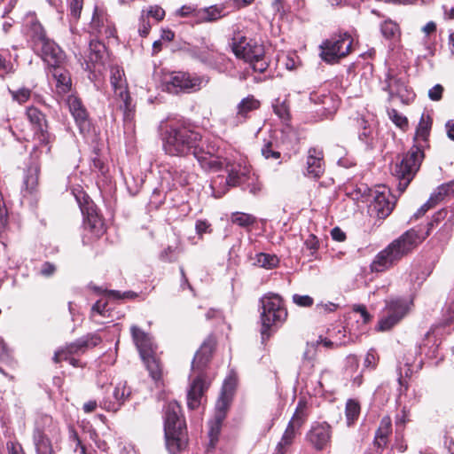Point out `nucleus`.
Instances as JSON below:
<instances>
[{
    "instance_id": "nucleus-1",
    "label": "nucleus",
    "mask_w": 454,
    "mask_h": 454,
    "mask_svg": "<svg viewBox=\"0 0 454 454\" xmlns=\"http://www.w3.org/2000/svg\"><path fill=\"white\" fill-rule=\"evenodd\" d=\"M162 142L168 155L186 157L192 154L202 168L215 170L223 168V162L215 157V146L208 145L205 149L201 133L189 121H177L167 125L162 134Z\"/></svg>"
},
{
    "instance_id": "nucleus-2",
    "label": "nucleus",
    "mask_w": 454,
    "mask_h": 454,
    "mask_svg": "<svg viewBox=\"0 0 454 454\" xmlns=\"http://www.w3.org/2000/svg\"><path fill=\"white\" fill-rule=\"evenodd\" d=\"M433 223H427V231L411 228L392 240L380 251L370 264L373 273H382L396 266L404 257L411 254L415 249L430 235Z\"/></svg>"
},
{
    "instance_id": "nucleus-3",
    "label": "nucleus",
    "mask_w": 454,
    "mask_h": 454,
    "mask_svg": "<svg viewBox=\"0 0 454 454\" xmlns=\"http://www.w3.org/2000/svg\"><path fill=\"white\" fill-rule=\"evenodd\" d=\"M27 47L46 65V69L67 64L66 52L51 38L36 16H31L24 26Z\"/></svg>"
},
{
    "instance_id": "nucleus-4",
    "label": "nucleus",
    "mask_w": 454,
    "mask_h": 454,
    "mask_svg": "<svg viewBox=\"0 0 454 454\" xmlns=\"http://www.w3.org/2000/svg\"><path fill=\"white\" fill-rule=\"evenodd\" d=\"M164 434L166 446L171 454L184 450L188 443V434L181 405L168 402L163 409Z\"/></svg>"
},
{
    "instance_id": "nucleus-5",
    "label": "nucleus",
    "mask_w": 454,
    "mask_h": 454,
    "mask_svg": "<svg viewBox=\"0 0 454 454\" xmlns=\"http://www.w3.org/2000/svg\"><path fill=\"white\" fill-rule=\"evenodd\" d=\"M261 337L262 342L284 325L288 317L284 299L278 294L267 293L260 299Z\"/></svg>"
},
{
    "instance_id": "nucleus-6",
    "label": "nucleus",
    "mask_w": 454,
    "mask_h": 454,
    "mask_svg": "<svg viewBox=\"0 0 454 454\" xmlns=\"http://www.w3.org/2000/svg\"><path fill=\"white\" fill-rule=\"evenodd\" d=\"M231 49L235 56L249 63L254 72L262 74L268 69L270 61L265 58L264 46L256 40L238 32L231 39Z\"/></svg>"
},
{
    "instance_id": "nucleus-7",
    "label": "nucleus",
    "mask_w": 454,
    "mask_h": 454,
    "mask_svg": "<svg viewBox=\"0 0 454 454\" xmlns=\"http://www.w3.org/2000/svg\"><path fill=\"white\" fill-rule=\"evenodd\" d=\"M425 145H413L403 154L402 160L396 162L392 168L393 176L398 181L399 194L403 193L419 172L425 159Z\"/></svg>"
},
{
    "instance_id": "nucleus-8",
    "label": "nucleus",
    "mask_w": 454,
    "mask_h": 454,
    "mask_svg": "<svg viewBox=\"0 0 454 454\" xmlns=\"http://www.w3.org/2000/svg\"><path fill=\"white\" fill-rule=\"evenodd\" d=\"M101 342L102 338L100 335L98 333H88L59 348L55 351L52 360L55 364L67 361L74 368H84L86 363L82 361L79 356L98 346Z\"/></svg>"
},
{
    "instance_id": "nucleus-9",
    "label": "nucleus",
    "mask_w": 454,
    "mask_h": 454,
    "mask_svg": "<svg viewBox=\"0 0 454 454\" xmlns=\"http://www.w3.org/2000/svg\"><path fill=\"white\" fill-rule=\"evenodd\" d=\"M75 200L84 217V228L94 239L104 235L106 231L103 215L90 197L81 188L73 191Z\"/></svg>"
},
{
    "instance_id": "nucleus-10",
    "label": "nucleus",
    "mask_w": 454,
    "mask_h": 454,
    "mask_svg": "<svg viewBox=\"0 0 454 454\" xmlns=\"http://www.w3.org/2000/svg\"><path fill=\"white\" fill-rule=\"evenodd\" d=\"M353 50V37L348 32L334 34L320 45V57L327 64H337Z\"/></svg>"
},
{
    "instance_id": "nucleus-11",
    "label": "nucleus",
    "mask_w": 454,
    "mask_h": 454,
    "mask_svg": "<svg viewBox=\"0 0 454 454\" xmlns=\"http://www.w3.org/2000/svg\"><path fill=\"white\" fill-rule=\"evenodd\" d=\"M209 82L207 75H199L183 71L172 72L166 80L168 91L172 93H194L200 90Z\"/></svg>"
},
{
    "instance_id": "nucleus-12",
    "label": "nucleus",
    "mask_w": 454,
    "mask_h": 454,
    "mask_svg": "<svg viewBox=\"0 0 454 454\" xmlns=\"http://www.w3.org/2000/svg\"><path fill=\"white\" fill-rule=\"evenodd\" d=\"M25 115L33 130V137L41 146H46L51 153L55 135L49 130V122L46 114L35 106H29L25 110Z\"/></svg>"
},
{
    "instance_id": "nucleus-13",
    "label": "nucleus",
    "mask_w": 454,
    "mask_h": 454,
    "mask_svg": "<svg viewBox=\"0 0 454 454\" xmlns=\"http://www.w3.org/2000/svg\"><path fill=\"white\" fill-rule=\"evenodd\" d=\"M409 307L407 302L401 298H390L385 301V307L378 321L377 330L387 332L400 323L408 314Z\"/></svg>"
},
{
    "instance_id": "nucleus-14",
    "label": "nucleus",
    "mask_w": 454,
    "mask_h": 454,
    "mask_svg": "<svg viewBox=\"0 0 454 454\" xmlns=\"http://www.w3.org/2000/svg\"><path fill=\"white\" fill-rule=\"evenodd\" d=\"M124 76V71L120 67H114L111 68L110 82L114 89V95L122 101L120 105V108L123 111L124 121H127L133 120L135 106L131 104V97Z\"/></svg>"
},
{
    "instance_id": "nucleus-15",
    "label": "nucleus",
    "mask_w": 454,
    "mask_h": 454,
    "mask_svg": "<svg viewBox=\"0 0 454 454\" xmlns=\"http://www.w3.org/2000/svg\"><path fill=\"white\" fill-rule=\"evenodd\" d=\"M104 396L99 403V407L108 412H117L131 396V388L127 381H120L115 386H106Z\"/></svg>"
},
{
    "instance_id": "nucleus-16",
    "label": "nucleus",
    "mask_w": 454,
    "mask_h": 454,
    "mask_svg": "<svg viewBox=\"0 0 454 454\" xmlns=\"http://www.w3.org/2000/svg\"><path fill=\"white\" fill-rule=\"evenodd\" d=\"M59 431L58 423L51 415L39 413L35 420L32 435L35 447L52 445L47 433L59 434Z\"/></svg>"
},
{
    "instance_id": "nucleus-17",
    "label": "nucleus",
    "mask_w": 454,
    "mask_h": 454,
    "mask_svg": "<svg viewBox=\"0 0 454 454\" xmlns=\"http://www.w3.org/2000/svg\"><path fill=\"white\" fill-rule=\"evenodd\" d=\"M217 343V337L215 333H210L204 339L192 362L193 372H206L216 351Z\"/></svg>"
},
{
    "instance_id": "nucleus-18",
    "label": "nucleus",
    "mask_w": 454,
    "mask_h": 454,
    "mask_svg": "<svg viewBox=\"0 0 454 454\" xmlns=\"http://www.w3.org/2000/svg\"><path fill=\"white\" fill-rule=\"evenodd\" d=\"M332 426L324 422H315L306 434V441L317 451H323L331 445Z\"/></svg>"
},
{
    "instance_id": "nucleus-19",
    "label": "nucleus",
    "mask_w": 454,
    "mask_h": 454,
    "mask_svg": "<svg viewBox=\"0 0 454 454\" xmlns=\"http://www.w3.org/2000/svg\"><path fill=\"white\" fill-rule=\"evenodd\" d=\"M382 191L377 190L373 195V200L369 210L379 219H386L394 210L396 198L391 194L390 190L382 186Z\"/></svg>"
},
{
    "instance_id": "nucleus-20",
    "label": "nucleus",
    "mask_w": 454,
    "mask_h": 454,
    "mask_svg": "<svg viewBox=\"0 0 454 454\" xmlns=\"http://www.w3.org/2000/svg\"><path fill=\"white\" fill-rule=\"evenodd\" d=\"M90 29L95 35L105 36L106 38H114L117 34L115 25L109 19L106 12L98 6L94 8Z\"/></svg>"
},
{
    "instance_id": "nucleus-21",
    "label": "nucleus",
    "mask_w": 454,
    "mask_h": 454,
    "mask_svg": "<svg viewBox=\"0 0 454 454\" xmlns=\"http://www.w3.org/2000/svg\"><path fill=\"white\" fill-rule=\"evenodd\" d=\"M197 376L192 380L187 394V406L190 410H196L201 404V398L210 385L207 372H195Z\"/></svg>"
},
{
    "instance_id": "nucleus-22",
    "label": "nucleus",
    "mask_w": 454,
    "mask_h": 454,
    "mask_svg": "<svg viewBox=\"0 0 454 454\" xmlns=\"http://www.w3.org/2000/svg\"><path fill=\"white\" fill-rule=\"evenodd\" d=\"M305 169V176L309 178L317 180L324 176L325 172V160L323 149L318 147L309 148Z\"/></svg>"
},
{
    "instance_id": "nucleus-23",
    "label": "nucleus",
    "mask_w": 454,
    "mask_h": 454,
    "mask_svg": "<svg viewBox=\"0 0 454 454\" xmlns=\"http://www.w3.org/2000/svg\"><path fill=\"white\" fill-rule=\"evenodd\" d=\"M236 389V382L232 378L224 380L221 394L215 403L214 417L225 419Z\"/></svg>"
},
{
    "instance_id": "nucleus-24",
    "label": "nucleus",
    "mask_w": 454,
    "mask_h": 454,
    "mask_svg": "<svg viewBox=\"0 0 454 454\" xmlns=\"http://www.w3.org/2000/svg\"><path fill=\"white\" fill-rule=\"evenodd\" d=\"M260 151L265 160L277 161L278 164L287 162L291 159V154L284 152L279 141L272 137L263 139Z\"/></svg>"
},
{
    "instance_id": "nucleus-25",
    "label": "nucleus",
    "mask_w": 454,
    "mask_h": 454,
    "mask_svg": "<svg viewBox=\"0 0 454 454\" xmlns=\"http://www.w3.org/2000/svg\"><path fill=\"white\" fill-rule=\"evenodd\" d=\"M67 105L80 132H88L90 129V121L89 119V114L81 98L74 95H70L67 98Z\"/></svg>"
},
{
    "instance_id": "nucleus-26",
    "label": "nucleus",
    "mask_w": 454,
    "mask_h": 454,
    "mask_svg": "<svg viewBox=\"0 0 454 454\" xmlns=\"http://www.w3.org/2000/svg\"><path fill=\"white\" fill-rule=\"evenodd\" d=\"M130 333L141 358L156 353L157 345L148 333L137 325L131 326Z\"/></svg>"
},
{
    "instance_id": "nucleus-27",
    "label": "nucleus",
    "mask_w": 454,
    "mask_h": 454,
    "mask_svg": "<svg viewBox=\"0 0 454 454\" xmlns=\"http://www.w3.org/2000/svg\"><path fill=\"white\" fill-rule=\"evenodd\" d=\"M54 82L59 94H67L71 90L72 80L67 64H59L47 69Z\"/></svg>"
},
{
    "instance_id": "nucleus-28",
    "label": "nucleus",
    "mask_w": 454,
    "mask_h": 454,
    "mask_svg": "<svg viewBox=\"0 0 454 454\" xmlns=\"http://www.w3.org/2000/svg\"><path fill=\"white\" fill-rule=\"evenodd\" d=\"M33 161L28 166L25 177H24V187L25 191L29 194H34L38 192L39 189V176L41 173V164L36 155V149L32 153Z\"/></svg>"
},
{
    "instance_id": "nucleus-29",
    "label": "nucleus",
    "mask_w": 454,
    "mask_h": 454,
    "mask_svg": "<svg viewBox=\"0 0 454 454\" xmlns=\"http://www.w3.org/2000/svg\"><path fill=\"white\" fill-rule=\"evenodd\" d=\"M224 4H214L205 8L197 9L194 13V23H213L225 16Z\"/></svg>"
},
{
    "instance_id": "nucleus-30",
    "label": "nucleus",
    "mask_w": 454,
    "mask_h": 454,
    "mask_svg": "<svg viewBox=\"0 0 454 454\" xmlns=\"http://www.w3.org/2000/svg\"><path fill=\"white\" fill-rule=\"evenodd\" d=\"M157 387L164 386V365L157 353L141 358Z\"/></svg>"
},
{
    "instance_id": "nucleus-31",
    "label": "nucleus",
    "mask_w": 454,
    "mask_h": 454,
    "mask_svg": "<svg viewBox=\"0 0 454 454\" xmlns=\"http://www.w3.org/2000/svg\"><path fill=\"white\" fill-rule=\"evenodd\" d=\"M261 101L254 95H248L242 98L236 107V120L239 123H244L251 118L252 114L261 107Z\"/></svg>"
},
{
    "instance_id": "nucleus-32",
    "label": "nucleus",
    "mask_w": 454,
    "mask_h": 454,
    "mask_svg": "<svg viewBox=\"0 0 454 454\" xmlns=\"http://www.w3.org/2000/svg\"><path fill=\"white\" fill-rule=\"evenodd\" d=\"M392 419L390 416H384L374 434L373 446L382 452L387 446L389 436L392 434Z\"/></svg>"
},
{
    "instance_id": "nucleus-33",
    "label": "nucleus",
    "mask_w": 454,
    "mask_h": 454,
    "mask_svg": "<svg viewBox=\"0 0 454 454\" xmlns=\"http://www.w3.org/2000/svg\"><path fill=\"white\" fill-rule=\"evenodd\" d=\"M310 100L322 105V112L326 117L335 114L340 105L339 99L333 94L313 93L310 95Z\"/></svg>"
},
{
    "instance_id": "nucleus-34",
    "label": "nucleus",
    "mask_w": 454,
    "mask_h": 454,
    "mask_svg": "<svg viewBox=\"0 0 454 454\" xmlns=\"http://www.w3.org/2000/svg\"><path fill=\"white\" fill-rule=\"evenodd\" d=\"M310 414V406L305 397H301L298 400L294 413L293 414L289 424L294 426L296 428L301 429L307 422Z\"/></svg>"
},
{
    "instance_id": "nucleus-35",
    "label": "nucleus",
    "mask_w": 454,
    "mask_h": 454,
    "mask_svg": "<svg viewBox=\"0 0 454 454\" xmlns=\"http://www.w3.org/2000/svg\"><path fill=\"white\" fill-rule=\"evenodd\" d=\"M433 124V119L430 115L424 114H422L419 125L416 129L415 134V144L414 145H423L426 147H428V137L430 135V130Z\"/></svg>"
},
{
    "instance_id": "nucleus-36",
    "label": "nucleus",
    "mask_w": 454,
    "mask_h": 454,
    "mask_svg": "<svg viewBox=\"0 0 454 454\" xmlns=\"http://www.w3.org/2000/svg\"><path fill=\"white\" fill-rule=\"evenodd\" d=\"M361 413L360 403L356 399H348L345 405V417L348 427H352Z\"/></svg>"
},
{
    "instance_id": "nucleus-37",
    "label": "nucleus",
    "mask_w": 454,
    "mask_h": 454,
    "mask_svg": "<svg viewBox=\"0 0 454 454\" xmlns=\"http://www.w3.org/2000/svg\"><path fill=\"white\" fill-rule=\"evenodd\" d=\"M89 59L92 63H100L106 54V45L99 40H91L89 45Z\"/></svg>"
},
{
    "instance_id": "nucleus-38",
    "label": "nucleus",
    "mask_w": 454,
    "mask_h": 454,
    "mask_svg": "<svg viewBox=\"0 0 454 454\" xmlns=\"http://www.w3.org/2000/svg\"><path fill=\"white\" fill-rule=\"evenodd\" d=\"M380 31L382 35L387 39H395L401 36V28L398 23L387 19L380 25Z\"/></svg>"
},
{
    "instance_id": "nucleus-39",
    "label": "nucleus",
    "mask_w": 454,
    "mask_h": 454,
    "mask_svg": "<svg viewBox=\"0 0 454 454\" xmlns=\"http://www.w3.org/2000/svg\"><path fill=\"white\" fill-rule=\"evenodd\" d=\"M231 221L239 227L249 229L256 223L257 220L256 217L251 214L234 212L231 215Z\"/></svg>"
},
{
    "instance_id": "nucleus-40",
    "label": "nucleus",
    "mask_w": 454,
    "mask_h": 454,
    "mask_svg": "<svg viewBox=\"0 0 454 454\" xmlns=\"http://www.w3.org/2000/svg\"><path fill=\"white\" fill-rule=\"evenodd\" d=\"M224 419H218V418L214 417L213 420L209 422V431H208V436H209V443L208 447L211 449L215 448L219 436L222 430L223 422Z\"/></svg>"
},
{
    "instance_id": "nucleus-41",
    "label": "nucleus",
    "mask_w": 454,
    "mask_h": 454,
    "mask_svg": "<svg viewBox=\"0 0 454 454\" xmlns=\"http://www.w3.org/2000/svg\"><path fill=\"white\" fill-rule=\"evenodd\" d=\"M279 260L277 255L265 253L256 254L254 264L267 270H271L278 265Z\"/></svg>"
},
{
    "instance_id": "nucleus-42",
    "label": "nucleus",
    "mask_w": 454,
    "mask_h": 454,
    "mask_svg": "<svg viewBox=\"0 0 454 454\" xmlns=\"http://www.w3.org/2000/svg\"><path fill=\"white\" fill-rule=\"evenodd\" d=\"M411 412L406 406H403L400 413L396 414L395 419V434L403 433L405 430L406 424L411 421Z\"/></svg>"
},
{
    "instance_id": "nucleus-43",
    "label": "nucleus",
    "mask_w": 454,
    "mask_h": 454,
    "mask_svg": "<svg viewBox=\"0 0 454 454\" xmlns=\"http://www.w3.org/2000/svg\"><path fill=\"white\" fill-rule=\"evenodd\" d=\"M454 194V181L441 184L436 192L431 196V200L438 203L445 197Z\"/></svg>"
},
{
    "instance_id": "nucleus-44",
    "label": "nucleus",
    "mask_w": 454,
    "mask_h": 454,
    "mask_svg": "<svg viewBox=\"0 0 454 454\" xmlns=\"http://www.w3.org/2000/svg\"><path fill=\"white\" fill-rule=\"evenodd\" d=\"M403 90H406L405 82L401 78L394 76L389 78L388 84L385 89V90L389 92L390 98H393L395 94L403 97L401 94Z\"/></svg>"
},
{
    "instance_id": "nucleus-45",
    "label": "nucleus",
    "mask_w": 454,
    "mask_h": 454,
    "mask_svg": "<svg viewBox=\"0 0 454 454\" xmlns=\"http://www.w3.org/2000/svg\"><path fill=\"white\" fill-rule=\"evenodd\" d=\"M300 430L301 429L288 423L278 443L290 449L295 437L300 434Z\"/></svg>"
},
{
    "instance_id": "nucleus-46",
    "label": "nucleus",
    "mask_w": 454,
    "mask_h": 454,
    "mask_svg": "<svg viewBox=\"0 0 454 454\" xmlns=\"http://www.w3.org/2000/svg\"><path fill=\"white\" fill-rule=\"evenodd\" d=\"M387 115L396 127L400 128L403 130H406L408 129V119L404 115L400 114L396 109H387Z\"/></svg>"
},
{
    "instance_id": "nucleus-47",
    "label": "nucleus",
    "mask_w": 454,
    "mask_h": 454,
    "mask_svg": "<svg viewBox=\"0 0 454 454\" xmlns=\"http://www.w3.org/2000/svg\"><path fill=\"white\" fill-rule=\"evenodd\" d=\"M9 93L11 94L12 99L14 101H17L20 105H22V104H25L26 102H27L32 96L31 90L25 88V87L18 89V90L9 89Z\"/></svg>"
},
{
    "instance_id": "nucleus-48",
    "label": "nucleus",
    "mask_w": 454,
    "mask_h": 454,
    "mask_svg": "<svg viewBox=\"0 0 454 454\" xmlns=\"http://www.w3.org/2000/svg\"><path fill=\"white\" fill-rule=\"evenodd\" d=\"M98 314L102 317H109L110 309H108V302L106 301L98 300L91 308L90 316Z\"/></svg>"
},
{
    "instance_id": "nucleus-49",
    "label": "nucleus",
    "mask_w": 454,
    "mask_h": 454,
    "mask_svg": "<svg viewBox=\"0 0 454 454\" xmlns=\"http://www.w3.org/2000/svg\"><path fill=\"white\" fill-rule=\"evenodd\" d=\"M13 73L14 68L12 63L0 53V78L4 79L5 76Z\"/></svg>"
},
{
    "instance_id": "nucleus-50",
    "label": "nucleus",
    "mask_w": 454,
    "mask_h": 454,
    "mask_svg": "<svg viewBox=\"0 0 454 454\" xmlns=\"http://www.w3.org/2000/svg\"><path fill=\"white\" fill-rule=\"evenodd\" d=\"M145 15L147 16L148 19L152 17L159 22L165 18L166 12L162 7L159 5H153L150 6L147 11H145Z\"/></svg>"
},
{
    "instance_id": "nucleus-51",
    "label": "nucleus",
    "mask_w": 454,
    "mask_h": 454,
    "mask_svg": "<svg viewBox=\"0 0 454 454\" xmlns=\"http://www.w3.org/2000/svg\"><path fill=\"white\" fill-rule=\"evenodd\" d=\"M151 23L147 16L145 15V10L142 11L139 19V28L138 33L142 37H146L151 30Z\"/></svg>"
},
{
    "instance_id": "nucleus-52",
    "label": "nucleus",
    "mask_w": 454,
    "mask_h": 454,
    "mask_svg": "<svg viewBox=\"0 0 454 454\" xmlns=\"http://www.w3.org/2000/svg\"><path fill=\"white\" fill-rule=\"evenodd\" d=\"M293 302L299 307L310 308L314 304V300L309 295H300L294 294L293 295Z\"/></svg>"
},
{
    "instance_id": "nucleus-53",
    "label": "nucleus",
    "mask_w": 454,
    "mask_h": 454,
    "mask_svg": "<svg viewBox=\"0 0 454 454\" xmlns=\"http://www.w3.org/2000/svg\"><path fill=\"white\" fill-rule=\"evenodd\" d=\"M250 182L247 184L248 192L253 195H258L263 188V184L257 176L250 178Z\"/></svg>"
},
{
    "instance_id": "nucleus-54",
    "label": "nucleus",
    "mask_w": 454,
    "mask_h": 454,
    "mask_svg": "<svg viewBox=\"0 0 454 454\" xmlns=\"http://www.w3.org/2000/svg\"><path fill=\"white\" fill-rule=\"evenodd\" d=\"M177 247L168 246L160 254V259L164 262H175L176 260Z\"/></svg>"
},
{
    "instance_id": "nucleus-55",
    "label": "nucleus",
    "mask_w": 454,
    "mask_h": 454,
    "mask_svg": "<svg viewBox=\"0 0 454 454\" xmlns=\"http://www.w3.org/2000/svg\"><path fill=\"white\" fill-rule=\"evenodd\" d=\"M56 270L57 267L54 263L51 262H44L42 264L39 274L44 278H51L55 274Z\"/></svg>"
},
{
    "instance_id": "nucleus-56",
    "label": "nucleus",
    "mask_w": 454,
    "mask_h": 454,
    "mask_svg": "<svg viewBox=\"0 0 454 454\" xmlns=\"http://www.w3.org/2000/svg\"><path fill=\"white\" fill-rule=\"evenodd\" d=\"M83 5V0H71L69 4L70 14L74 19H79Z\"/></svg>"
},
{
    "instance_id": "nucleus-57",
    "label": "nucleus",
    "mask_w": 454,
    "mask_h": 454,
    "mask_svg": "<svg viewBox=\"0 0 454 454\" xmlns=\"http://www.w3.org/2000/svg\"><path fill=\"white\" fill-rule=\"evenodd\" d=\"M305 247L314 254L319 249V240L315 234H309L304 242Z\"/></svg>"
},
{
    "instance_id": "nucleus-58",
    "label": "nucleus",
    "mask_w": 454,
    "mask_h": 454,
    "mask_svg": "<svg viewBox=\"0 0 454 454\" xmlns=\"http://www.w3.org/2000/svg\"><path fill=\"white\" fill-rule=\"evenodd\" d=\"M240 175L237 170L231 169L225 178V184L230 187L239 186L240 184Z\"/></svg>"
},
{
    "instance_id": "nucleus-59",
    "label": "nucleus",
    "mask_w": 454,
    "mask_h": 454,
    "mask_svg": "<svg viewBox=\"0 0 454 454\" xmlns=\"http://www.w3.org/2000/svg\"><path fill=\"white\" fill-rule=\"evenodd\" d=\"M274 113L282 120L286 121L290 118L289 108L286 103L274 106Z\"/></svg>"
},
{
    "instance_id": "nucleus-60",
    "label": "nucleus",
    "mask_w": 454,
    "mask_h": 454,
    "mask_svg": "<svg viewBox=\"0 0 454 454\" xmlns=\"http://www.w3.org/2000/svg\"><path fill=\"white\" fill-rule=\"evenodd\" d=\"M211 224L207 220H197L195 224L196 233L201 237L204 233L211 232Z\"/></svg>"
},
{
    "instance_id": "nucleus-61",
    "label": "nucleus",
    "mask_w": 454,
    "mask_h": 454,
    "mask_svg": "<svg viewBox=\"0 0 454 454\" xmlns=\"http://www.w3.org/2000/svg\"><path fill=\"white\" fill-rule=\"evenodd\" d=\"M353 311L360 314L364 324H368L372 318V315L368 312L365 305L364 304L354 305Z\"/></svg>"
},
{
    "instance_id": "nucleus-62",
    "label": "nucleus",
    "mask_w": 454,
    "mask_h": 454,
    "mask_svg": "<svg viewBox=\"0 0 454 454\" xmlns=\"http://www.w3.org/2000/svg\"><path fill=\"white\" fill-rule=\"evenodd\" d=\"M444 88L441 84L434 85L428 91V97L433 101H439L442 98Z\"/></svg>"
},
{
    "instance_id": "nucleus-63",
    "label": "nucleus",
    "mask_w": 454,
    "mask_h": 454,
    "mask_svg": "<svg viewBox=\"0 0 454 454\" xmlns=\"http://www.w3.org/2000/svg\"><path fill=\"white\" fill-rule=\"evenodd\" d=\"M394 448L400 453H403L407 450L408 445L404 440L403 433L398 434V435L395 434Z\"/></svg>"
},
{
    "instance_id": "nucleus-64",
    "label": "nucleus",
    "mask_w": 454,
    "mask_h": 454,
    "mask_svg": "<svg viewBox=\"0 0 454 454\" xmlns=\"http://www.w3.org/2000/svg\"><path fill=\"white\" fill-rule=\"evenodd\" d=\"M6 446L8 454H26L21 445L9 442Z\"/></svg>"
}]
</instances>
